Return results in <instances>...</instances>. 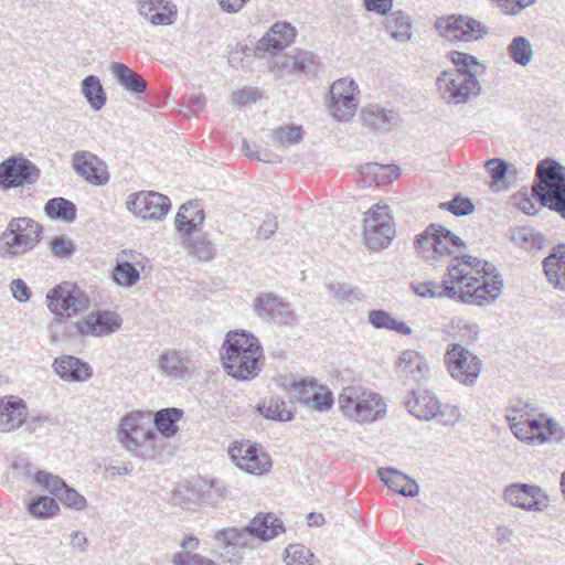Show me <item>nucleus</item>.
I'll return each instance as SVG.
<instances>
[{
	"label": "nucleus",
	"instance_id": "1",
	"mask_svg": "<svg viewBox=\"0 0 565 565\" xmlns=\"http://www.w3.org/2000/svg\"><path fill=\"white\" fill-rule=\"evenodd\" d=\"M282 531V522L275 514H257L247 526L217 531L214 535L217 545L214 555L224 565H239L245 552L254 550L258 540L269 541Z\"/></svg>",
	"mask_w": 565,
	"mask_h": 565
},
{
	"label": "nucleus",
	"instance_id": "2",
	"mask_svg": "<svg viewBox=\"0 0 565 565\" xmlns=\"http://www.w3.org/2000/svg\"><path fill=\"white\" fill-rule=\"evenodd\" d=\"M512 203L527 215H534L541 206H546L565 220L564 168L555 160H542L536 167L532 194L519 191L512 196Z\"/></svg>",
	"mask_w": 565,
	"mask_h": 565
},
{
	"label": "nucleus",
	"instance_id": "3",
	"mask_svg": "<svg viewBox=\"0 0 565 565\" xmlns=\"http://www.w3.org/2000/svg\"><path fill=\"white\" fill-rule=\"evenodd\" d=\"M449 285L459 286L457 297L466 303L482 305L494 299V280H486L493 271L491 264L470 255L455 256L447 268Z\"/></svg>",
	"mask_w": 565,
	"mask_h": 565
},
{
	"label": "nucleus",
	"instance_id": "4",
	"mask_svg": "<svg viewBox=\"0 0 565 565\" xmlns=\"http://www.w3.org/2000/svg\"><path fill=\"white\" fill-rule=\"evenodd\" d=\"M263 359V348L253 333L233 330L226 334L221 347V360L228 375L252 380L260 372Z\"/></svg>",
	"mask_w": 565,
	"mask_h": 565
},
{
	"label": "nucleus",
	"instance_id": "5",
	"mask_svg": "<svg viewBox=\"0 0 565 565\" xmlns=\"http://www.w3.org/2000/svg\"><path fill=\"white\" fill-rule=\"evenodd\" d=\"M449 58L457 68L445 71L437 77L438 92L448 104L466 103L478 94L477 76L484 73L486 67L473 55L460 51H451Z\"/></svg>",
	"mask_w": 565,
	"mask_h": 565
},
{
	"label": "nucleus",
	"instance_id": "6",
	"mask_svg": "<svg viewBox=\"0 0 565 565\" xmlns=\"http://www.w3.org/2000/svg\"><path fill=\"white\" fill-rule=\"evenodd\" d=\"M536 407L521 398L512 399L507 408L505 419L513 435L530 444H543L556 434V424L543 416H536Z\"/></svg>",
	"mask_w": 565,
	"mask_h": 565
},
{
	"label": "nucleus",
	"instance_id": "7",
	"mask_svg": "<svg viewBox=\"0 0 565 565\" xmlns=\"http://www.w3.org/2000/svg\"><path fill=\"white\" fill-rule=\"evenodd\" d=\"M43 227L28 216L12 217L0 234V257L12 259L34 249L42 239Z\"/></svg>",
	"mask_w": 565,
	"mask_h": 565
},
{
	"label": "nucleus",
	"instance_id": "8",
	"mask_svg": "<svg viewBox=\"0 0 565 565\" xmlns=\"http://www.w3.org/2000/svg\"><path fill=\"white\" fill-rule=\"evenodd\" d=\"M341 413L356 423H372L385 414V403L380 394L362 386L350 385L338 398Z\"/></svg>",
	"mask_w": 565,
	"mask_h": 565
},
{
	"label": "nucleus",
	"instance_id": "9",
	"mask_svg": "<svg viewBox=\"0 0 565 565\" xmlns=\"http://www.w3.org/2000/svg\"><path fill=\"white\" fill-rule=\"evenodd\" d=\"M139 412L124 416L119 424L118 440L125 449L141 458L156 456L157 434L141 424Z\"/></svg>",
	"mask_w": 565,
	"mask_h": 565
},
{
	"label": "nucleus",
	"instance_id": "10",
	"mask_svg": "<svg viewBox=\"0 0 565 565\" xmlns=\"http://www.w3.org/2000/svg\"><path fill=\"white\" fill-rule=\"evenodd\" d=\"M417 250L426 259L452 256L465 247V243L451 231L439 224H430L415 239Z\"/></svg>",
	"mask_w": 565,
	"mask_h": 565
},
{
	"label": "nucleus",
	"instance_id": "11",
	"mask_svg": "<svg viewBox=\"0 0 565 565\" xmlns=\"http://www.w3.org/2000/svg\"><path fill=\"white\" fill-rule=\"evenodd\" d=\"M438 34L450 42H472L488 34L487 28L478 20L462 14L444 15L436 20Z\"/></svg>",
	"mask_w": 565,
	"mask_h": 565
},
{
	"label": "nucleus",
	"instance_id": "12",
	"mask_svg": "<svg viewBox=\"0 0 565 565\" xmlns=\"http://www.w3.org/2000/svg\"><path fill=\"white\" fill-rule=\"evenodd\" d=\"M395 236V224L387 205H375L364 217V239L369 248L377 250L390 245Z\"/></svg>",
	"mask_w": 565,
	"mask_h": 565
},
{
	"label": "nucleus",
	"instance_id": "13",
	"mask_svg": "<svg viewBox=\"0 0 565 565\" xmlns=\"http://www.w3.org/2000/svg\"><path fill=\"white\" fill-rule=\"evenodd\" d=\"M40 177V168L22 156H11L0 162L1 191L34 184Z\"/></svg>",
	"mask_w": 565,
	"mask_h": 565
},
{
	"label": "nucleus",
	"instance_id": "14",
	"mask_svg": "<svg viewBox=\"0 0 565 565\" xmlns=\"http://www.w3.org/2000/svg\"><path fill=\"white\" fill-rule=\"evenodd\" d=\"M47 306L56 316L72 317L88 308L89 300L75 284L63 282L47 292Z\"/></svg>",
	"mask_w": 565,
	"mask_h": 565
},
{
	"label": "nucleus",
	"instance_id": "15",
	"mask_svg": "<svg viewBox=\"0 0 565 565\" xmlns=\"http://www.w3.org/2000/svg\"><path fill=\"white\" fill-rule=\"evenodd\" d=\"M253 310L266 322L286 327L298 324V317L291 305L271 292L258 295L253 301Z\"/></svg>",
	"mask_w": 565,
	"mask_h": 565
},
{
	"label": "nucleus",
	"instance_id": "16",
	"mask_svg": "<svg viewBox=\"0 0 565 565\" xmlns=\"http://www.w3.org/2000/svg\"><path fill=\"white\" fill-rule=\"evenodd\" d=\"M445 362L452 379L465 385H471L481 371V361L460 344H452L445 354Z\"/></svg>",
	"mask_w": 565,
	"mask_h": 565
},
{
	"label": "nucleus",
	"instance_id": "17",
	"mask_svg": "<svg viewBox=\"0 0 565 565\" xmlns=\"http://www.w3.org/2000/svg\"><path fill=\"white\" fill-rule=\"evenodd\" d=\"M503 499L509 504L530 512H542L550 505V497L536 484L512 483L503 491Z\"/></svg>",
	"mask_w": 565,
	"mask_h": 565
},
{
	"label": "nucleus",
	"instance_id": "18",
	"mask_svg": "<svg viewBox=\"0 0 565 565\" xmlns=\"http://www.w3.org/2000/svg\"><path fill=\"white\" fill-rule=\"evenodd\" d=\"M127 209L142 220H161L171 206L170 199L154 191H141L130 194L126 201Z\"/></svg>",
	"mask_w": 565,
	"mask_h": 565
},
{
	"label": "nucleus",
	"instance_id": "19",
	"mask_svg": "<svg viewBox=\"0 0 565 565\" xmlns=\"http://www.w3.org/2000/svg\"><path fill=\"white\" fill-rule=\"evenodd\" d=\"M358 84L351 78H340L330 87V111L338 120H348L358 108Z\"/></svg>",
	"mask_w": 565,
	"mask_h": 565
},
{
	"label": "nucleus",
	"instance_id": "20",
	"mask_svg": "<svg viewBox=\"0 0 565 565\" xmlns=\"http://www.w3.org/2000/svg\"><path fill=\"white\" fill-rule=\"evenodd\" d=\"M235 465L252 475H263L271 467L270 457L249 441H235L228 448Z\"/></svg>",
	"mask_w": 565,
	"mask_h": 565
},
{
	"label": "nucleus",
	"instance_id": "21",
	"mask_svg": "<svg viewBox=\"0 0 565 565\" xmlns=\"http://www.w3.org/2000/svg\"><path fill=\"white\" fill-rule=\"evenodd\" d=\"M296 36V29L288 22H276L257 42L256 53L260 57H274L289 46Z\"/></svg>",
	"mask_w": 565,
	"mask_h": 565
},
{
	"label": "nucleus",
	"instance_id": "22",
	"mask_svg": "<svg viewBox=\"0 0 565 565\" xmlns=\"http://www.w3.org/2000/svg\"><path fill=\"white\" fill-rule=\"evenodd\" d=\"M72 168L77 175L94 185H104L109 181L106 163L89 151H75L72 154Z\"/></svg>",
	"mask_w": 565,
	"mask_h": 565
},
{
	"label": "nucleus",
	"instance_id": "23",
	"mask_svg": "<svg viewBox=\"0 0 565 565\" xmlns=\"http://www.w3.org/2000/svg\"><path fill=\"white\" fill-rule=\"evenodd\" d=\"M120 326V316L108 310L92 311L76 322L77 332L86 337L108 335L117 331Z\"/></svg>",
	"mask_w": 565,
	"mask_h": 565
},
{
	"label": "nucleus",
	"instance_id": "24",
	"mask_svg": "<svg viewBox=\"0 0 565 565\" xmlns=\"http://www.w3.org/2000/svg\"><path fill=\"white\" fill-rule=\"evenodd\" d=\"M157 369L166 377L183 380L195 371L196 364L188 352L169 349L161 353Z\"/></svg>",
	"mask_w": 565,
	"mask_h": 565
},
{
	"label": "nucleus",
	"instance_id": "25",
	"mask_svg": "<svg viewBox=\"0 0 565 565\" xmlns=\"http://www.w3.org/2000/svg\"><path fill=\"white\" fill-rule=\"evenodd\" d=\"M138 12L152 25L173 24L178 17L175 4L166 0L139 1Z\"/></svg>",
	"mask_w": 565,
	"mask_h": 565
},
{
	"label": "nucleus",
	"instance_id": "26",
	"mask_svg": "<svg viewBox=\"0 0 565 565\" xmlns=\"http://www.w3.org/2000/svg\"><path fill=\"white\" fill-rule=\"evenodd\" d=\"M28 406L22 398L6 396L0 398V431L18 429L25 422Z\"/></svg>",
	"mask_w": 565,
	"mask_h": 565
},
{
	"label": "nucleus",
	"instance_id": "27",
	"mask_svg": "<svg viewBox=\"0 0 565 565\" xmlns=\"http://www.w3.org/2000/svg\"><path fill=\"white\" fill-rule=\"evenodd\" d=\"M364 125L376 132H387L399 124V115L392 108L377 104L367 105L362 109Z\"/></svg>",
	"mask_w": 565,
	"mask_h": 565
},
{
	"label": "nucleus",
	"instance_id": "28",
	"mask_svg": "<svg viewBox=\"0 0 565 565\" xmlns=\"http://www.w3.org/2000/svg\"><path fill=\"white\" fill-rule=\"evenodd\" d=\"M439 404L436 395L427 390H413L405 401L407 411L420 420L435 419Z\"/></svg>",
	"mask_w": 565,
	"mask_h": 565
},
{
	"label": "nucleus",
	"instance_id": "29",
	"mask_svg": "<svg viewBox=\"0 0 565 565\" xmlns=\"http://www.w3.org/2000/svg\"><path fill=\"white\" fill-rule=\"evenodd\" d=\"M56 374L66 382H85L90 379L93 371L88 363L73 355H62L53 362Z\"/></svg>",
	"mask_w": 565,
	"mask_h": 565
},
{
	"label": "nucleus",
	"instance_id": "30",
	"mask_svg": "<svg viewBox=\"0 0 565 565\" xmlns=\"http://www.w3.org/2000/svg\"><path fill=\"white\" fill-rule=\"evenodd\" d=\"M205 220V212L199 201L183 203L175 215V228L180 235L199 232Z\"/></svg>",
	"mask_w": 565,
	"mask_h": 565
},
{
	"label": "nucleus",
	"instance_id": "31",
	"mask_svg": "<svg viewBox=\"0 0 565 565\" xmlns=\"http://www.w3.org/2000/svg\"><path fill=\"white\" fill-rule=\"evenodd\" d=\"M542 265L548 284L565 291V245L554 247Z\"/></svg>",
	"mask_w": 565,
	"mask_h": 565
},
{
	"label": "nucleus",
	"instance_id": "32",
	"mask_svg": "<svg viewBox=\"0 0 565 565\" xmlns=\"http://www.w3.org/2000/svg\"><path fill=\"white\" fill-rule=\"evenodd\" d=\"M427 364L423 355L415 350L403 351L396 362V372L404 379L420 382L427 373Z\"/></svg>",
	"mask_w": 565,
	"mask_h": 565
},
{
	"label": "nucleus",
	"instance_id": "33",
	"mask_svg": "<svg viewBox=\"0 0 565 565\" xmlns=\"http://www.w3.org/2000/svg\"><path fill=\"white\" fill-rule=\"evenodd\" d=\"M183 238V247L189 255L201 262L212 260L215 256V245L209 238L206 233H193L180 235Z\"/></svg>",
	"mask_w": 565,
	"mask_h": 565
},
{
	"label": "nucleus",
	"instance_id": "34",
	"mask_svg": "<svg viewBox=\"0 0 565 565\" xmlns=\"http://www.w3.org/2000/svg\"><path fill=\"white\" fill-rule=\"evenodd\" d=\"M292 387L299 392L301 402L312 404V407L318 411H328L333 405V396L329 390L319 387L313 384L294 383Z\"/></svg>",
	"mask_w": 565,
	"mask_h": 565
},
{
	"label": "nucleus",
	"instance_id": "35",
	"mask_svg": "<svg viewBox=\"0 0 565 565\" xmlns=\"http://www.w3.org/2000/svg\"><path fill=\"white\" fill-rule=\"evenodd\" d=\"M525 175L526 171L518 164L497 158V191L516 186Z\"/></svg>",
	"mask_w": 565,
	"mask_h": 565
},
{
	"label": "nucleus",
	"instance_id": "36",
	"mask_svg": "<svg viewBox=\"0 0 565 565\" xmlns=\"http://www.w3.org/2000/svg\"><path fill=\"white\" fill-rule=\"evenodd\" d=\"M257 409L265 418L279 422L291 420L296 413V408L292 404L287 406V403L278 396H271L265 399L258 405Z\"/></svg>",
	"mask_w": 565,
	"mask_h": 565
},
{
	"label": "nucleus",
	"instance_id": "37",
	"mask_svg": "<svg viewBox=\"0 0 565 565\" xmlns=\"http://www.w3.org/2000/svg\"><path fill=\"white\" fill-rule=\"evenodd\" d=\"M43 210L51 220H58L65 223H73L77 217L76 205L62 196L50 199Z\"/></svg>",
	"mask_w": 565,
	"mask_h": 565
},
{
	"label": "nucleus",
	"instance_id": "38",
	"mask_svg": "<svg viewBox=\"0 0 565 565\" xmlns=\"http://www.w3.org/2000/svg\"><path fill=\"white\" fill-rule=\"evenodd\" d=\"M183 417V411L177 407H168L158 411L153 417L157 430L166 438L173 437L179 428L178 422Z\"/></svg>",
	"mask_w": 565,
	"mask_h": 565
},
{
	"label": "nucleus",
	"instance_id": "39",
	"mask_svg": "<svg viewBox=\"0 0 565 565\" xmlns=\"http://www.w3.org/2000/svg\"><path fill=\"white\" fill-rule=\"evenodd\" d=\"M113 74L119 85L130 93L141 94L147 89V82L131 68L122 63H114Z\"/></svg>",
	"mask_w": 565,
	"mask_h": 565
},
{
	"label": "nucleus",
	"instance_id": "40",
	"mask_svg": "<svg viewBox=\"0 0 565 565\" xmlns=\"http://www.w3.org/2000/svg\"><path fill=\"white\" fill-rule=\"evenodd\" d=\"M413 291L423 298L447 297L455 299L457 297V289L449 285L448 280H443L440 284L433 281L413 282Z\"/></svg>",
	"mask_w": 565,
	"mask_h": 565
},
{
	"label": "nucleus",
	"instance_id": "41",
	"mask_svg": "<svg viewBox=\"0 0 565 565\" xmlns=\"http://www.w3.org/2000/svg\"><path fill=\"white\" fill-rule=\"evenodd\" d=\"M81 90L94 110H100L105 106L107 100L106 93L97 76H86L82 81Z\"/></svg>",
	"mask_w": 565,
	"mask_h": 565
},
{
	"label": "nucleus",
	"instance_id": "42",
	"mask_svg": "<svg viewBox=\"0 0 565 565\" xmlns=\"http://www.w3.org/2000/svg\"><path fill=\"white\" fill-rule=\"evenodd\" d=\"M511 241L525 250L541 249L544 245V236L530 226L515 227L510 231Z\"/></svg>",
	"mask_w": 565,
	"mask_h": 565
},
{
	"label": "nucleus",
	"instance_id": "43",
	"mask_svg": "<svg viewBox=\"0 0 565 565\" xmlns=\"http://www.w3.org/2000/svg\"><path fill=\"white\" fill-rule=\"evenodd\" d=\"M369 322L376 329L396 331L403 335H409L412 329L401 320L395 319L390 312L377 309L369 311Z\"/></svg>",
	"mask_w": 565,
	"mask_h": 565
},
{
	"label": "nucleus",
	"instance_id": "44",
	"mask_svg": "<svg viewBox=\"0 0 565 565\" xmlns=\"http://www.w3.org/2000/svg\"><path fill=\"white\" fill-rule=\"evenodd\" d=\"M317 58L309 51H297L294 55L285 57L281 65L282 68H290L295 74H311L316 71Z\"/></svg>",
	"mask_w": 565,
	"mask_h": 565
},
{
	"label": "nucleus",
	"instance_id": "45",
	"mask_svg": "<svg viewBox=\"0 0 565 565\" xmlns=\"http://www.w3.org/2000/svg\"><path fill=\"white\" fill-rule=\"evenodd\" d=\"M303 138L301 126L288 125L271 131L270 140L274 147L284 148L299 143Z\"/></svg>",
	"mask_w": 565,
	"mask_h": 565
},
{
	"label": "nucleus",
	"instance_id": "46",
	"mask_svg": "<svg viewBox=\"0 0 565 565\" xmlns=\"http://www.w3.org/2000/svg\"><path fill=\"white\" fill-rule=\"evenodd\" d=\"M386 30L395 40L407 41L412 36L411 18L402 11L394 12L386 23Z\"/></svg>",
	"mask_w": 565,
	"mask_h": 565
},
{
	"label": "nucleus",
	"instance_id": "47",
	"mask_svg": "<svg viewBox=\"0 0 565 565\" xmlns=\"http://www.w3.org/2000/svg\"><path fill=\"white\" fill-rule=\"evenodd\" d=\"M508 53L512 61L521 66H526L533 58L531 42L524 36H515L508 46Z\"/></svg>",
	"mask_w": 565,
	"mask_h": 565
},
{
	"label": "nucleus",
	"instance_id": "48",
	"mask_svg": "<svg viewBox=\"0 0 565 565\" xmlns=\"http://www.w3.org/2000/svg\"><path fill=\"white\" fill-rule=\"evenodd\" d=\"M111 278L117 285L129 288L139 281L140 271L130 262L117 260L111 271Z\"/></svg>",
	"mask_w": 565,
	"mask_h": 565
},
{
	"label": "nucleus",
	"instance_id": "49",
	"mask_svg": "<svg viewBox=\"0 0 565 565\" xmlns=\"http://www.w3.org/2000/svg\"><path fill=\"white\" fill-rule=\"evenodd\" d=\"M361 174L365 177L372 175L373 181L376 184H380L388 183L395 180L399 174V170L397 167L382 166L375 162H370L361 168Z\"/></svg>",
	"mask_w": 565,
	"mask_h": 565
},
{
	"label": "nucleus",
	"instance_id": "50",
	"mask_svg": "<svg viewBox=\"0 0 565 565\" xmlns=\"http://www.w3.org/2000/svg\"><path fill=\"white\" fill-rule=\"evenodd\" d=\"M328 292L340 303L362 300L361 291L348 284L331 281L326 285Z\"/></svg>",
	"mask_w": 565,
	"mask_h": 565
},
{
	"label": "nucleus",
	"instance_id": "51",
	"mask_svg": "<svg viewBox=\"0 0 565 565\" xmlns=\"http://www.w3.org/2000/svg\"><path fill=\"white\" fill-rule=\"evenodd\" d=\"M285 553L286 565H317L313 553L302 544H290Z\"/></svg>",
	"mask_w": 565,
	"mask_h": 565
},
{
	"label": "nucleus",
	"instance_id": "52",
	"mask_svg": "<svg viewBox=\"0 0 565 565\" xmlns=\"http://www.w3.org/2000/svg\"><path fill=\"white\" fill-rule=\"evenodd\" d=\"M60 510L55 499L50 497H40L29 505V511L36 518H51Z\"/></svg>",
	"mask_w": 565,
	"mask_h": 565
},
{
	"label": "nucleus",
	"instance_id": "53",
	"mask_svg": "<svg viewBox=\"0 0 565 565\" xmlns=\"http://www.w3.org/2000/svg\"><path fill=\"white\" fill-rule=\"evenodd\" d=\"M381 481L390 489L401 494V488H404L407 475L395 468H381L377 470Z\"/></svg>",
	"mask_w": 565,
	"mask_h": 565
},
{
	"label": "nucleus",
	"instance_id": "54",
	"mask_svg": "<svg viewBox=\"0 0 565 565\" xmlns=\"http://www.w3.org/2000/svg\"><path fill=\"white\" fill-rule=\"evenodd\" d=\"M218 561L216 563L210 557L190 553H173L170 558L171 565H224L220 558Z\"/></svg>",
	"mask_w": 565,
	"mask_h": 565
},
{
	"label": "nucleus",
	"instance_id": "55",
	"mask_svg": "<svg viewBox=\"0 0 565 565\" xmlns=\"http://www.w3.org/2000/svg\"><path fill=\"white\" fill-rule=\"evenodd\" d=\"M57 499L66 507L76 511H82L87 505L85 497L67 484L58 492Z\"/></svg>",
	"mask_w": 565,
	"mask_h": 565
},
{
	"label": "nucleus",
	"instance_id": "56",
	"mask_svg": "<svg viewBox=\"0 0 565 565\" xmlns=\"http://www.w3.org/2000/svg\"><path fill=\"white\" fill-rule=\"evenodd\" d=\"M441 209H447L456 216L468 215L473 212L475 205L468 198L456 195L451 201L440 204Z\"/></svg>",
	"mask_w": 565,
	"mask_h": 565
},
{
	"label": "nucleus",
	"instance_id": "57",
	"mask_svg": "<svg viewBox=\"0 0 565 565\" xmlns=\"http://www.w3.org/2000/svg\"><path fill=\"white\" fill-rule=\"evenodd\" d=\"M35 482L46 490H49L56 498L58 492L66 486V483L57 476H54L46 471H38L35 473Z\"/></svg>",
	"mask_w": 565,
	"mask_h": 565
},
{
	"label": "nucleus",
	"instance_id": "58",
	"mask_svg": "<svg viewBox=\"0 0 565 565\" xmlns=\"http://www.w3.org/2000/svg\"><path fill=\"white\" fill-rule=\"evenodd\" d=\"M461 418V413L459 408L455 405H441L439 404V409L436 414L435 419L444 426H454Z\"/></svg>",
	"mask_w": 565,
	"mask_h": 565
},
{
	"label": "nucleus",
	"instance_id": "59",
	"mask_svg": "<svg viewBox=\"0 0 565 565\" xmlns=\"http://www.w3.org/2000/svg\"><path fill=\"white\" fill-rule=\"evenodd\" d=\"M536 0H497V6L504 14L516 15Z\"/></svg>",
	"mask_w": 565,
	"mask_h": 565
},
{
	"label": "nucleus",
	"instance_id": "60",
	"mask_svg": "<svg viewBox=\"0 0 565 565\" xmlns=\"http://www.w3.org/2000/svg\"><path fill=\"white\" fill-rule=\"evenodd\" d=\"M51 249L55 256L68 257L75 252V245L66 236H57L52 239Z\"/></svg>",
	"mask_w": 565,
	"mask_h": 565
},
{
	"label": "nucleus",
	"instance_id": "61",
	"mask_svg": "<svg viewBox=\"0 0 565 565\" xmlns=\"http://www.w3.org/2000/svg\"><path fill=\"white\" fill-rule=\"evenodd\" d=\"M193 490L185 484H180L177 488H174L173 491L171 492L170 501L173 505L183 507L189 502L193 501Z\"/></svg>",
	"mask_w": 565,
	"mask_h": 565
},
{
	"label": "nucleus",
	"instance_id": "62",
	"mask_svg": "<svg viewBox=\"0 0 565 565\" xmlns=\"http://www.w3.org/2000/svg\"><path fill=\"white\" fill-rule=\"evenodd\" d=\"M258 98H260V93L252 87L236 90L232 95L233 103L238 106H245L252 102H256Z\"/></svg>",
	"mask_w": 565,
	"mask_h": 565
},
{
	"label": "nucleus",
	"instance_id": "63",
	"mask_svg": "<svg viewBox=\"0 0 565 565\" xmlns=\"http://www.w3.org/2000/svg\"><path fill=\"white\" fill-rule=\"evenodd\" d=\"M10 289L12 291V296L19 301V302H25L30 299L31 290L25 284L24 280L18 278L13 279L10 284Z\"/></svg>",
	"mask_w": 565,
	"mask_h": 565
},
{
	"label": "nucleus",
	"instance_id": "64",
	"mask_svg": "<svg viewBox=\"0 0 565 565\" xmlns=\"http://www.w3.org/2000/svg\"><path fill=\"white\" fill-rule=\"evenodd\" d=\"M363 6L366 11L384 15L392 10L393 0H363Z\"/></svg>",
	"mask_w": 565,
	"mask_h": 565
}]
</instances>
